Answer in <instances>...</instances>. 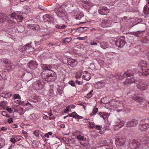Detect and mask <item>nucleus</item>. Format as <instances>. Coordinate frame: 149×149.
<instances>
[{"mask_svg": "<svg viewBox=\"0 0 149 149\" xmlns=\"http://www.w3.org/2000/svg\"><path fill=\"white\" fill-rule=\"evenodd\" d=\"M42 68L45 71L42 72L41 77L45 81L48 82H51L54 81L56 79V75L55 73L52 70H51L52 68L50 65L43 64Z\"/></svg>", "mask_w": 149, "mask_h": 149, "instance_id": "obj_1", "label": "nucleus"}, {"mask_svg": "<svg viewBox=\"0 0 149 149\" xmlns=\"http://www.w3.org/2000/svg\"><path fill=\"white\" fill-rule=\"evenodd\" d=\"M140 142H139L137 141H135L132 144V147L131 148L132 149H136L137 148H141L142 147L141 145L142 144H149V134H146L144 137H140L139 139Z\"/></svg>", "mask_w": 149, "mask_h": 149, "instance_id": "obj_2", "label": "nucleus"}, {"mask_svg": "<svg viewBox=\"0 0 149 149\" xmlns=\"http://www.w3.org/2000/svg\"><path fill=\"white\" fill-rule=\"evenodd\" d=\"M67 6V5H66L65 6H60L59 7H58L57 9L55 10V13H56L57 17L61 18L63 19H68V16L65 10L62 9V8L66 7Z\"/></svg>", "mask_w": 149, "mask_h": 149, "instance_id": "obj_3", "label": "nucleus"}, {"mask_svg": "<svg viewBox=\"0 0 149 149\" xmlns=\"http://www.w3.org/2000/svg\"><path fill=\"white\" fill-rule=\"evenodd\" d=\"M138 66L140 68L143 75L149 74V68L147 62L143 61H141L138 63Z\"/></svg>", "mask_w": 149, "mask_h": 149, "instance_id": "obj_4", "label": "nucleus"}, {"mask_svg": "<svg viewBox=\"0 0 149 149\" xmlns=\"http://www.w3.org/2000/svg\"><path fill=\"white\" fill-rule=\"evenodd\" d=\"M134 74V73L133 72L128 71L124 73H118L117 74V75H112V76L113 77H112V79L113 80H115V78L118 79H123L124 78L128 77V75L131 76L133 75Z\"/></svg>", "mask_w": 149, "mask_h": 149, "instance_id": "obj_5", "label": "nucleus"}, {"mask_svg": "<svg viewBox=\"0 0 149 149\" xmlns=\"http://www.w3.org/2000/svg\"><path fill=\"white\" fill-rule=\"evenodd\" d=\"M45 84V82L42 80L37 81L33 83L32 87L35 90H40L43 88Z\"/></svg>", "mask_w": 149, "mask_h": 149, "instance_id": "obj_6", "label": "nucleus"}, {"mask_svg": "<svg viewBox=\"0 0 149 149\" xmlns=\"http://www.w3.org/2000/svg\"><path fill=\"white\" fill-rule=\"evenodd\" d=\"M149 127V119H147L141 120L139 126V129L141 131H145Z\"/></svg>", "mask_w": 149, "mask_h": 149, "instance_id": "obj_7", "label": "nucleus"}, {"mask_svg": "<svg viewBox=\"0 0 149 149\" xmlns=\"http://www.w3.org/2000/svg\"><path fill=\"white\" fill-rule=\"evenodd\" d=\"M133 75L131 76H129L127 77V78L123 82L125 85H128L129 84H134L135 85L138 84L139 83L138 80L135 79L133 77Z\"/></svg>", "mask_w": 149, "mask_h": 149, "instance_id": "obj_8", "label": "nucleus"}, {"mask_svg": "<svg viewBox=\"0 0 149 149\" xmlns=\"http://www.w3.org/2000/svg\"><path fill=\"white\" fill-rule=\"evenodd\" d=\"M114 41L115 45L119 48L123 47L125 44V38L123 37H118Z\"/></svg>", "mask_w": 149, "mask_h": 149, "instance_id": "obj_9", "label": "nucleus"}, {"mask_svg": "<svg viewBox=\"0 0 149 149\" xmlns=\"http://www.w3.org/2000/svg\"><path fill=\"white\" fill-rule=\"evenodd\" d=\"M8 17V19H10V21L12 23H15L16 21H17V19H22L23 18L22 16L17 15L15 13H12L11 15H9Z\"/></svg>", "mask_w": 149, "mask_h": 149, "instance_id": "obj_10", "label": "nucleus"}, {"mask_svg": "<svg viewBox=\"0 0 149 149\" xmlns=\"http://www.w3.org/2000/svg\"><path fill=\"white\" fill-rule=\"evenodd\" d=\"M132 98L141 103L144 102L145 100V98L143 97L142 95L138 94H135L134 96L132 97Z\"/></svg>", "mask_w": 149, "mask_h": 149, "instance_id": "obj_11", "label": "nucleus"}, {"mask_svg": "<svg viewBox=\"0 0 149 149\" xmlns=\"http://www.w3.org/2000/svg\"><path fill=\"white\" fill-rule=\"evenodd\" d=\"M72 13L74 14V17L76 19H80L84 16L83 14L80 12L78 9L73 10Z\"/></svg>", "mask_w": 149, "mask_h": 149, "instance_id": "obj_12", "label": "nucleus"}, {"mask_svg": "<svg viewBox=\"0 0 149 149\" xmlns=\"http://www.w3.org/2000/svg\"><path fill=\"white\" fill-rule=\"evenodd\" d=\"M138 84H136V86L138 89L141 91H144L146 89L147 86L141 80H138Z\"/></svg>", "mask_w": 149, "mask_h": 149, "instance_id": "obj_13", "label": "nucleus"}, {"mask_svg": "<svg viewBox=\"0 0 149 149\" xmlns=\"http://www.w3.org/2000/svg\"><path fill=\"white\" fill-rule=\"evenodd\" d=\"M109 12V9L105 6L101 7L98 10L99 13L101 15H107Z\"/></svg>", "mask_w": 149, "mask_h": 149, "instance_id": "obj_14", "label": "nucleus"}, {"mask_svg": "<svg viewBox=\"0 0 149 149\" xmlns=\"http://www.w3.org/2000/svg\"><path fill=\"white\" fill-rule=\"evenodd\" d=\"M116 143L117 146L123 145L125 144V139L121 137H119L116 139Z\"/></svg>", "mask_w": 149, "mask_h": 149, "instance_id": "obj_15", "label": "nucleus"}, {"mask_svg": "<svg viewBox=\"0 0 149 149\" xmlns=\"http://www.w3.org/2000/svg\"><path fill=\"white\" fill-rule=\"evenodd\" d=\"M76 139L79 141L82 145H84L86 143L87 141L86 138L84 136L79 135L76 136Z\"/></svg>", "mask_w": 149, "mask_h": 149, "instance_id": "obj_16", "label": "nucleus"}, {"mask_svg": "<svg viewBox=\"0 0 149 149\" xmlns=\"http://www.w3.org/2000/svg\"><path fill=\"white\" fill-rule=\"evenodd\" d=\"M27 65L29 68L32 70L36 69L38 66L37 63L35 61H32L28 62Z\"/></svg>", "mask_w": 149, "mask_h": 149, "instance_id": "obj_17", "label": "nucleus"}, {"mask_svg": "<svg viewBox=\"0 0 149 149\" xmlns=\"http://www.w3.org/2000/svg\"><path fill=\"white\" fill-rule=\"evenodd\" d=\"M82 79L87 81H88L91 79L90 73L87 71H84L83 72Z\"/></svg>", "mask_w": 149, "mask_h": 149, "instance_id": "obj_18", "label": "nucleus"}, {"mask_svg": "<svg viewBox=\"0 0 149 149\" xmlns=\"http://www.w3.org/2000/svg\"><path fill=\"white\" fill-rule=\"evenodd\" d=\"M67 61L68 64L72 67L76 66L77 64V62L76 60L71 58H68Z\"/></svg>", "mask_w": 149, "mask_h": 149, "instance_id": "obj_19", "label": "nucleus"}, {"mask_svg": "<svg viewBox=\"0 0 149 149\" xmlns=\"http://www.w3.org/2000/svg\"><path fill=\"white\" fill-rule=\"evenodd\" d=\"M138 123L137 120H133L128 122L126 124V126L128 127H132L135 126Z\"/></svg>", "mask_w": 149, "mask_h": 149, "instance_id": "obj_20", "label": "nucleus"}, {"mask_svg": "<svg viewBox=\"0 0 149 149\" xmlns=\"http://www.w3.org/2000/svg\"><path fill=\"white\" fill-rule=\"evenodd\" d=\"M110 22L107 21L106 19L102 20L101 26L103 27H107L111 26Z\"/></svg>", "mask_w": 149, "mask_h": 149, "instance_id": "obj_21", "label": "nucleus"}, {"mask_svg": "<svg viewBox=\"0 0 149 149\" xmlns=\"http://www.w3.org/2000/svg\"><path fill=\"white\" fill-rule=\"evenodd\" d=\"M100 146H106V149H107V147H108L110 149H113L112 145H108V143L105 140L101 141L100 142Z\"/></svg>", "mask_w": 149, "mask_h": 149, "instance_id": "obj_22", "label": "nucleus"}, {"mask_svg": "<svg viewBox=\"0 0 149 149\" xmlns=\"http://www.w3.org/2000/svg\"><path fill=\"white\" fill-rule=\"evenodd\" d=\"M105 84L104 81L97 82L95 84V87L98 89H101L105 86Z\"/></svg>", "mask_w": 149, "mask_h": 149, "instance_id": "obj_23", "label": "nucleus"}, {"mask_svg": "<svg viewBox=\"0 0 149 149\" xmlns=\"http://www.w3.org/2000/svg\"><path fill=\"white\" fill-rule=\"evenodd\" d=\"M43 19L45 22H53V18L50 15H46L43 16Z\"/></svg>", "mask_w": 149, "mask_h": 149, "instance_id": "obj_24", "label": "nucleus"}, {"mask_svg": "<svg viewBox=\"0 0 149 149\" xmlns=\"http://www.w3.org/2000/svg\"><path fill=\"white\" fill-rule=\"evenodd\" d=\"M116 107H115L116 109V108H119L117 111L119 112L122 111V108L123 107V105L122 103H120V102H117L116 103Z\"/></svg>", "mask_w": 149, "mask_h": 149, "instance_id": "obj_25", "label": "nucleus"}, {"mask_svg": "<svg viewBox=\"0 0 149 149\" xmlns=\"http://www.w3.org/2000/svg\"><path fill=\"white\" fill-rule=\"evenodd\" d=\"M72 117L76 119H81L83 118V117L79 116L75 112H72L71 114H70L68 116Z\"/></svg>", "mask_w": 149, "mask_h": 149, "instance_id": "obj_26", "label": "nucleus"}, {"mask_svg": "<svg viewBox=\"0 0 149 149\" xmlns=\"http://www.w3.org/2000/svg\"><path fill=\"white\" fill-rule=\"evenodd\" d=\"M8 16H6L5 15H2L0 13V22H3L6 20H7L10 21V19L8 18Z\"/></svg>", "mask_w": 149, "mask_h": 149, "instance_id": "obj_27", "label": "nucleus"}, {"mask_svg": "<svg viewBox=\"0 0 149 149\" xmlns=\"http://www.w3.org/2000/svg\"><path fill=\"white\" fill-rule=\"evenodd\" d=\"M110 114H109L108 113H106L104 112H100L99 114L100 115L101 117L102 118L104 119L105 120L107 118Z\"/></svg>", "mask_w": 149, "mask_h": 149, "instance_id": "obj_28", "label": "nucleus"}, {"mask_svg": "<svg viewBox=\"0 0 149 149\" xmlns=\"http://www.w3.org/2000/svg\"><path fill=\"white\" fill-rule=\"evenodd\" d=\"M6 73L4 71H0V79L5 80L6 79Z\"/></svg>", "mask_w": 149, "mask_h": 149, "instance_id": "obj_29", "label": "nucleus"}, {"mask_svg": "<svg viewBox=\"0 0 149 149\" xmlns=\"http://www.w3.org/2000/svg\"><path fill=\"white\" fill-rule=\"evenodd\" d=\"M28 27L29 28H31L33 30H38L40 28V27L38 25H34L30 24L28 25Z\"/></svg>", "mask_w": 149, "mask_h": 149, "instance_id": "obj_30", "label": "nucleus"}, {"mask_svg": "<svg viewBox=\"0 0 149 149\" xmlns=\"http://www.w3.org/2000/svg\"><path fill=\"white\" fill-rule=\"evenodd\" d=\"M100 45L101 47L103 49L107 48L109 47L108 43L105 42H100Z\"/></svg>", "mask_w": 149, "mask_h": 149, "instance_id": "obj_31", "label": "nucleus"}, {"mask_svg": "<svg viewBox=\"0 0 149 149\" xmlns=\"http://www.w3.org/2000/svg\"><path fill=\"white\" fill-rule=\"evenodd\" d=\"M31 44H28L26 45H25L24 46H21L20 47V48H21L22 49H20L22 51H24L26 50L27 49V48L26 47H31Z\"/></svg>", "mask_w": 149, "mask_h": 149, "instance_id": "obj_32", "label": "nucleus"}, {"mask_svg": "<svg viewBox=\"0 0 149 149\" xmlns=\"http://www.w3.org/2000/svg\"><path fill=\"white\" fill-rule=\"evenodd\" d=\"M83 72L82 70H79L75 74V77L76 79H79L81 78Z\"/></svg>", "mask_w": 149, "mask_h": 149, "instance_id": "obj_33", "label": "nucleus"}, {"mask_svg": "<svg viewBox=\"0 0 149 149\" xmlns=\"http://www.w3.org/2000/svg\"><path fill=\"white\" fill-rule=\"evenodd\" d=\"M118 122L119 123L116 125V127H118L119 128H120L123 127L124 125V122L123 121H120V120H118Z\"/></svg>", "mask_w": 149, "mask_h": 149, "instance_id": "obj_34", "label": "nucleus"}, {"mask_svg": "<svg viewBox=\"0 0 149 149\" xmlns=\"http://www.w3.org/2000/svg\"><path fill=\"white\" fill-rule=\"evenodd\" d=\"M149 9V0H148V3L146 4V6L144 8V11H146L145 12L147 14H148L149 11L148 10Z\"/></svg>", "mask_w": 149, "mask_h": 149, "instance_id": "obj_35", "label": "nucleus"}, {"mask_svg": "<svg viewBox=\"0 0 149 149\" xmlns=\"http://www.w3.org/2000/svg\"><path fill=\"white\" fill-rule=\"evenodd\" d=\"M142 31H138L136 32H132V34L136 36L139 37L140 36V34L141 33Z\"/></svg>", "mask_w": 149, "mask_h": 149, "instance_id": "obj_36", "label": "nucleus"}, {"mask_svg": "<svg viewBox=\"0 0 149 149\" xmlns=\"http://www.w3.org/2000/svg\"><path fill=\"white\" fill-rule=\"evenodd\" d=\"M63 93L62 88L61 87H59L57 89L56 93L57 95H61Z\"/></svg>", "mask_w": 149, "mask_h": 149, "instance_id": "obj_37", "label": "nucleus"}, {"mask_svg": "<svg viewBox=\"0 0 149 149\" xmlns=\"http://www.w3.org/2000/svg\"><path fill=\"white\" fill-rule=\"evenodd\" d=\"M33 118L34 119H37L39 118L40 117V114L33 113L31 115Z\"/></svg>", "mask_w": 149, "mask_h": 149, "instance_id": "obj_38", "label": "nucleus"}, {"mask_svg": "<svg viewBox=\"0 0 149 149\" xmlns=\"http://www.w3.org/2000/svg\"><path fill=\"white\" fill-rule=\"evenodd\" d=\"M15 102L17 104H18L19 105H24V101H22L20 100H14Z\"/></svg>", "mask_w": 149, "mask_h": 149, "instance_id": "obj_39", "label": "nucleus"}, {"mask_svg": "<svg viewBox=\"0 0 149 149\" xmlns=\"http://www.w3.org/2000/svg\"><path fill=\"white\" fill-rule=\"evenodd\" d=\"M71 38H67L65 39L64 42L65 44H68L71 41Z\"/></svg>", "mask_w": 149, "mask_h": 149, "instance_id": "obj_40", "label": "nucleus"}, {"mask_svg": "<svg viewBox=\"0 0 149 149\" xmlns=\"http://www.w3.org/2000/svg\"><path fill=\"white\" fill-rule=\"evenodd\" d=\"M98 111V109L97 108H94L93 110V114H91V116H93V115H95Z\"/></svg>", "mask_w": 149, "mask_h": 149, "instance_id": "obj_41", "label": "nucleus"}, {"mask_svg": "<svg viewBox=\"0 0 149 149\" xmlns=\"http://www.w3.org/2000/svg\"><path fill=\"white\" fill-rule=\"evenodd\" d=\"M13 97L15 99V100L16 99H21V97L18 94H15L13 95Z\"/></svg>", "mask_w": 149, "mask_h": 149, "instance_id": "obj_42", "label": "nucleus"}, {"mask_svg": "<svg viewBox=\"0 0 149 149\" xmlns=\"http://www.w3.org/2000/svg\"><path fill=\"white\" fill-rule=\"evenodd\" d=\"M88 124L90 128L93 129L95 128V126L93 123L90 122Z\"/></svg>", "mask_w": 149, "mask_h": 149, "instance_id": "obj_43", "label": "nucleus"}, {"mask_svg": "<svg viewBox=\"0 0 149 149\" xmlns=\"http://www.w3.org/2000/svg\"><path fill=\"white\" fill-rule=\"evenodd\" d=\"M149 40L146 38H145L141 40V42L143 43L147 44L148 43Z\"/></svg>", "mask_w": 149, "mask_h": 149, "instance_id": "obj_44", "label": "nucleus"}, {"mask_svg": "<svg viewBox=\"0 0 149 149\" xmlns=\"http://www.w3.org/2000/svg\"><path fill=\"white\" fill-rule=\"evenodd\" d=\"M26 75L28 76L29 77V78L28 79V81H30L32 77V74L29 72H27V74H26Z\"/></svg>", "mask_w": 149, "mask_h": 149, "instance_id": "obj_45", "label": "nucleus"}, {"mask_svg": "<svg viewBox=\"0 0 149 149\" xmlns=\"http://www.w3.org/2000/svg\"><path fill=\"white\" fill-rule=\"evenodd\" d=\"M39 131L38 130H36L34 132L33 134L35 135L37 137H38L39 136Z\"/></svg>", "mask_w": 149, "mask_h": 149, "instance_id": "obj_46", "label": "nucleus"}, {"mask_svg": "<svg viewBox=\"0 0 149 149\" xmlns=\"http://www.w3.org/2000/svg\"><path fill=\"white\" fill-rule=\"evenodd\" d=\"M69 84L72 86H75V83L73 81H71L69 82Z\"/></svg>", "mask_w": 149, "mask_h": 149, "instance_id": "obj_47", "label": "nucleus"}, {"mask_svg": "<svg viewBox=\"0 0 149 149\" xmlns=\"http://www.w3.org/2000/svg\"><path fill=\"white\" fill-rule=\"evenodd\" d=\"M93 91H91L88 94H87V97L88 98L92 96Z\"/></svg>", "mask_w": 149, "mask_h": 149, "instance_id": "obj_48", "label": "nucleus"}, {"mask_svg": "<svg viewBox=\"0 0 149 149\" xmlns=\"http://www.w3.org/2000/svg\"><path fill=\"white\" fill-rule=\"evenodd\" d=\"M13 121V119L12 118H9L8 119V122L9 123H11Z\"/></svg>", "mask_w": 149, "mask_h": 149, "instance_id": "obj_49", "label": "nucleus"}, {"mask_svg": "<svg viewBox=\"0 0 149 149\" xmlns=\"http://www.w3.org/2000/svg\"><path fill=\"white\" fill-rule=\"evenodd\" d=\"M6 110L8 112L11 113L12 112L13 110H12L11 108L8 107H7L6 108Z\"/></svg>", "mask_w": 149, "mask_h": 149, "instance_id": "obj_50", "label": "nucleus"}, {"mask_svg": "<svg viewBox=\"0 0 149 149\" xmlns=\"http://www.w3.org/2000/svg\"><path fill=\"white\" fill-rule=\"evenodd\" d=\"M11 127L13 128H18V126L16 124H12L11 125Z\"/></svg>", "mask_w": 149, "mask_h": 149, "instance_id": "obj_51", "label": "nucleus"}, {"mask_svg": "<svg viewBox=\"0 0 149 149\" xmlns=\"http://www.w3.org/2000/svg\"><path fill=\"white\" fill-rule=\"evenodd\" d=\"M3 60V61L6 64H9L10 63V61L8 60L5 59Z\"/></svg>", "mask_w": 149, "mask_h": 149, "instance_id": "obj_52", "label": "nucleus"}, {"mask_svg": "<svg viewBox=\"0 0 149 149\" xmlns=\"http://www.w3.org/2000/svg\"><path fill=\"white\" fill-rule=\"evenodd\" d=\"M95 129L96 130H99L102 127V125H96L95 127Z\"/></svg>", "mask_w": 149, "mask_h": 149, "instance_id": "obj_53", "label": "nucleus"}, {"mask_svg": "<svg viewBox=\"0 0 149 149\" xmlns=\"http://www.w3.org/2000/svg\"><path fill=\"white\" fill-rule=\"evenodd\" d=\"M70 108V107L69 105L68 106H67V107H66V110H65V113H67L68 112V111H70L69 110V109Z\"/></svg>", "mask_w": 149, "mask_h": 149, "instance_id": "obj_54", "label": "nucleus"}, {"mask_svg": "<svg viewBox=\"0 0 149 149\" xmlns=\"http://www.w3.org/2000/svg\"><path fill=\"white\" fill-rule=\"evenodd\" d=\"M90 44L91 45H97V43L94 41H91Z\"/></svg>", "mask_w": 149, "mask_h": 149, "instance_id": "obj_55", "label": "nucleus"}, {"mask_svg": "<svg viewBox=\"0 0 149 149\" xmlns=\"http://www.w3.org/2000/svg\"><path fill=\"white\" fill-rule=\"evenodd\" d=\"M76 83L78 85H81L83 84L82 81H79L78 80H76L75 81Z\"/></svg>", "mask_w": 149, "mask_h": 149, "instance_id": "obj_56", "label": "nucleus"}, {"mask_svg": "<svg viewBox=\"0 0 149 149\" xmlns=\"http://www.w3.org/2000/svg\"><path fill=\"white\" fill-rule=\"evenodd\" d=\"M86 37H78L77 38V39L79 40H84L86 39Z\"/></svg>", "mask_w": 149, "mask_h": 149, "instance_id": "obj_57", "label": "nucleus"}, {"mask_svg": "<svg viewBox=\"0 0 149 149\" xmlns=\"http://www.w3.org/2000/svg\"><path fill=\"white\" fill-rule=\"evenodd\" d=\"M10 141L13 143H15L16 142L15 139L14 138H11L10 139Z\"/></svg>", "mask_w": 149, "mask_h": 149, "instance_id": "obj_58", "label": "nucleus"}, {"mask_svg": "<svg viewBox=\"0 0 149 149\" xmlns=\"http://www.w3.org/2000/svg\"><path fill=\"white\" fill-rule=\"evenodd\" d=\"M71 109H74L75 107V106L74 104H70L69 105Z\"/></svg>", "mask_w": 149, "mask_h": 149, "instance_id": "obj_59", "label": "nucleus"}, {"mask_svg": "<svg viewBox=\"0 0 149 149\" xmlns=\"http://www.w3.org/2000/svg\"><path fill=\"white\" fill-rule=\"evenodd\" d=\"M49 92H50V93L51 94V95H52V96L53 94V93H54V91H53V89H50L49 90Z\"/></svg>", "mask_w": 149, "mask_h": 149, "instance_id": "obj_60", "label": "nucleus"}, {"mask_svg": "<svg viewBox=\"0 0 149 149\" xmlns=\"http://www.w3.org/2000/svg\"><path fill=\"white\" fill-rule=\"evenodd\" d=\"M67 26L66 25H63V26H61V29H63L66 28Z\"/></svg>", "mask_w": 149, "mask_h": 149, "instance_id": "obj_61", "label": "nucleus"}, {"mask_svg": "<svg viewBox=\"0 0 149 149\" xmlns=\"http://www.w3.org/2000/svg\"><path fill=\"white\" fill-rule=\"evenodd\" d=\"M104 132V130H102V129H101L99 132V133L101 134H102Z\"/></svg>", "mask_w": 149, "mask_h": 149, "instance_id": "obj_62", "label": "nucleus"}, {"mask_svg": "<svg viewBox=\"0 0 149 149\" xmlns=\"http://www.w3.org/2000/svg\"><path fill=\"white\" fill-rule=\"evenodd\" d=\"M39 8L40 9H41L43 10H45V8H44V7L41 6H39Z\"/></svg>", "mask_w": 149, "mask_h": 149, "instance_id": "obj_63", "label": "nucleus"}, {"mask_svg": "<svg viewBox=\"0 0 149 149\" xmlns=\"http://www.w3.org/2000/svg\"><path fill=\"white\" fill-rule=\"evenodd\" d=\"M6 114H7V113L5 111H3L2 113V115L3 116H6L5 115H6Z\"/></svg>", "mask_w": 149, "mask_h": 149, "instance_id": "obj_64", "label": "nucleus"}]
</instances>
